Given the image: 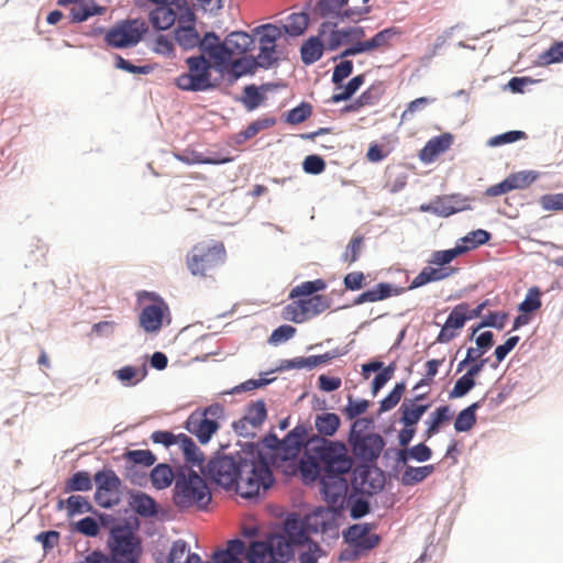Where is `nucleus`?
<instances>
[{"label": "nucleus", "mask_w": 563, "mask_h": 563, "mask_svg": "<svg viewBox=\"0 0 563 563\" xmlns=\"http://www.w3.org/2000/svg\"><path fill=\"white\" fill-rule=\"evenodd\" d=\"M365 36V30L362 26H351L340 30H333L327 42V49L330 52L339 48L347 38H362Z\"/></svg>", "instance_id": "c85d7f7f"}, {"label": "nucleus", "mask_w": 563, "mask_h": 563, "mask_svg": "<svg viewBox=\"0 0 563 563\" xmlns=\"http://www.w3.org/2000/svg\"><path fill=\"white\" fill-rule=\"evenodd\" d=\"M350 0H319L317 3V10L322 18L330 15L336 16L341 12L342 8L349 3Z\"/></svg>", "instance_id": "680f3d73"}, {"label": "nucleus", "mask_w": 563, "mask_h": 563, "mask_svg": "<svg viewBox=\"0 0 563 563\" xmlns=\"http://www.w3.org/2000/svg\"><path fill=\"white\" fill-rule=\"evenodd\" d=\"M92 488V481L88 472L78 471L66 482L65 493L89 492Z\"/></svg>", "instance_id": "a18cd8bd"}, {"label": "nucleus", "mask_w": 563, "mask_h": 563, "mask_svg": "<svg viewBox=\"0 0 563 563\" xmlns=\"http://www.w3.org/2000/svg\"><path fill=\"white\" fill-rule=\"evenodd\" d=\"M341 426L340 417L334 412H323L314 418V428L319 438L332 437Z\"/></svg>", "instance_id": "c756f323"}, {"label": "nucleus", "mask_w": 563, "mask_h": 563, "mask_svg": "<svg viewBox=\"0 0 563 563\" xmlns=\"http://www.w3.org/2000/svg\"><path fill=\"white\" fill-rule=\"evenodd\" d=\"M476 386V380L467 374H463L454 383L453 388L449 393V398L456 399L466 396Z\"/></svg>", "instance_id": "052dcab7"}, {"label": "nucleus", "mask_w": 563, "mask_h": 563, "mask_svg": "<svg viewBox=\"0 0 563 563\" xmlns=\"http://www.w3.org/2000/svg\"><path fill=\"white\" fill-rule=\"evenodd\" d=\"M309 540L305 520L298 514L287 516L284 533L268 532L264 540L251 541L247 545V563H288L295 558V547Z\"/></svg>", "instance_id": "f03ea898"}, {"label": "nucleus", "mask_w": 563, "mask_h": 563, "mask_svg": "<svg viewBox=\"0 0 563 563\" xmlns=\"http://www.w3.org/2000/svg\"><path fill=\"white\" fill-rule=\"evenodd\" d=\"M369 530V523H354L343 530L342 537L345 543L352 544L355 548L357 542H360V540L365 537Z\"/></svg>", "instance_id": "13d9d810"}, {"label": "nucleus", "mask_w": 563, "mask_h": 563, "mask_svg": "<svg viewBox=\"0 0 563 563\" xmlns=\"http://www.w3.org/2000/svg\"><path fill=\"white\" fill-rule=\"evenodd\" d=\"M93 481L97 486L96 489L110 493L119 490L122 485L120 477L112 468H102L98 471L93 476Z\"/></svg>", "instance_id": "473e14b6"}, {"label": "nucleus", "mask_w": 563, "mask_h": 563, "mask_svg": "<svg viewBox=\"0 0 563 563\" xmlns=\"http://www.w3.org/2000/svg\"><path fill=\"white\" fill-rule=\"evenodd\" d=\"M202 54H207L214 62V69L218 73L227 70L231 62L232 53L223 42H220L219 35L214 31L206 32L202 38L199 37L197 46Z\"/></svg>", "instance_id": "f8f14e48"}, {"label": "nucleus", "mask_w": 563, "mask_h": 563, "mask_svg": "<svg viewBox=\"0 0 563 563\" xmlns=\"http://www.w3.org/2000/svg\"><path fill=\"white\" fill-rule=\"evenodd\" d=\"M526 136V133L520 130H510L507 132H504L501 134L495 135L490 137L486 145L489 147H497L505 144H511L515 143Z\"/></svg>", "instance_id": "0e129e2a"}, {"label": "nucleus", "mask_w": 563, "mask_h": 563, "mask_svg": "<svg viewBox=\"0 0 563 563\" xmlns=\"http://www.w3.org/2000/svg\"><path fill=\"white\" fill-rule=\"evenodd\" d=\"M429 407V404L413 405V400L405 399L399 408L401 413L399 422L404 427H416Z\"/></svg>", "instance_id": "b1692460"}, {"label": "nucleus", "mask_w": 563, "mask_h": 563, "mask_svg": "<svg viewBox=\"0 0 563 563\" xmlns=\"http://www.w3.org/2000/svg\"><path fill=\"white\" fill-rule=\"evenodd\" d=\"M541 290L539 287H531L525 299L518 305V310L522 313H530L538 310L541 307Z\"/></svg>", "instance_id": "bf43d9fd"}, {"label": "nucleus", "mask_w": 563, "mask_h": 563, "mask_svg": "<svg viewBox=\"0 0 563 563\" xmlns=\"http://www.w3.org/2000/svg\"><path fill=\"white\" fill-rule=\"evenodd\" d=\"M114 376L118 380H120L125 387H132L137 385L142 379H144L147 375L146 366L143 365V374L142 377L139 379H135V376L137 374V369L132 365H125L121 368L117 369L114 373Z\"/></svg>", "instance_id": "5fc2aeb1"}, {"label": "nucleus", "mask_w": 563, "mask_h": 563, "mask_svg": "<svg viewBox=\"0 0 563 563\" xmlns=\"http://www.w3.org/2000/svg\"><path fill=\"white\" fill-rule=\"evenodd\" d=\"M305 457L300 460L299 471L305 482H314L319 479L321 481V476H323V471L320 466V463L317 459L312 457V452L306 451Z\"/></svg>", "instance_id": "72a5a7b5"}, {"label": "nucleus", "mask_w": 563, "mask_h": 563, "mask_svg": "<svg viewBox=\"0 0 563 563\" xmlns=\"http://www.w3.org/2000/svg\"><path fill=\"white\" fill-rule=\"evenodd\" d=\"M466 308H468L466 302H461L453 307L444 322L446 328L453 330L462 329L468 321L466 317Z\"/></svg>", "instance_id": "864d4df0"}, {"label": "nucleus", "mask_w": 563, "mask_h": 563, "mask_svg": "<svg viewBox=\"0 0 563 563\" xmlns=\"http://www.w3.org/2000/svg\"><path fill=\"white\" fill-rule=\"evenodd\" d=\"M207 481L195 470L177 472L172 498L175 507L180 511L194 507L206 510L212 500Z\"/></svg>", "instance_id": "7ed1b4c3"}, {"label": "nucleus", "mask_w": 563, "mask_h": 563, "mask_svg": "<svg viewBox=\"0 0 563 563\" xmlns=\"http://www.w3.org/2000/svg\"><path fill=\"white\" fill-rule=\"evenodd\" d=\"M277 46H260V53L255 57V62L260 68L271 69L274 64L277 63L278 57L276 55Z\"/></svg>", "instance_id": "774afa93"}, {"label": "nucleus", "mask_w": 563, "mask_h": 563, "mask_svg": "<svg viewBox=\"0 0 563 563\" xmlns=\"http://www.w3.org/2000/svg\"><path fill=\"white\" fill-rule=\"evenodd\" d=\"M266 99V96L257 88L255 84L246 85L243 88V96L238 99L247 111H254Z\"/></svg>", "instance_id": "4c0bfd02"}, {"label": "nucleus", "mask_w": 563, "mask_h": 563, "mask_svg": "<svg viewBox=\"0 0 563 563\" xmlns=\"http://www.w3.org/2000/svg\"><path fill=\"white\" fill-rule=\"evenodd\" d=\"M275 123L276 120L274 118L254 120L243 131L236 134V143H243L244 141L256 135L260 131L273 126Z\"/></svg>", "instance_id": "de8ad7c7"}, {"label": "nucleus", "mask_w": 563, "mask_h": 563, "mask_svg": "<svg viewBox=\"0 0 563 563\" xmlns=\"http://www.w3.org/2000/svg\"><path fill=\"white\" fill-rule=\"evenodd\" d=\"M188 552V543L183 539H178L172 543L168 551L167 559L164 561L162 558H157L155 563H176L179 562L183 556Z\"/></svg>", "instance_id": "338daca9"}, {"label": "nucleus", "mask_w": 563, "mask_h": 563, "mask_svg": "<svg viewBox=\"0 0 563 563\" xmlns=\"http://www.w3.org/2000/svg\"><path fill=\"white\" fill-rule=\"evenodd\" d=\"M374 301L385 300L393 296H399L406 291V288L387 283L380 282L371 288Z\"/></svg>", "instance_id": "3c124183"}, {"label": "nucleus", "mask_w": 563, "mask_h": 563, "mask_svg": "<svg viewBox=\"0 0 563 563\" xmlns=\"http://www.w3.org/2000/svg\"><path fill=\"white\" fill-rule=\"evenodd\" d=\"M365 76L364 75H356L352 77L344 86L343 90L339 93H334L331 97L332 103H340L342 101L350 100L361 88V86L364 84Z\"/></svg>", "instance_id": "09e8293b"}, {"label": "nucleus", "mask_w": 563, "mask_h": 563, "mask_svg": "<svg viewBox=\"0 0 563 563\" xmlns=\"http://www.w3.org/2000/svg\"><path fill=\"white\" fill-rule=\"evenodd\" d=\"M66 509L68 518H73L85 512L97 514L93 506L81 495H70L66 499Z\"/></svg>", "instance_id": "79ce46f5"}, {"label": "nucleus", "mask_w": 563, "mask_h": 563, "mask_svg": "<svg viewBox=\"0 0 563 563\" xmlns=\"http://www.w3.org/2000/svg\"><path fill=\"white\" fill-rule=\"evenodd\" d=\"M222 416L223 407L220 404H212L202 411H192L185 422V429L194 434L201 444H207L219 430L218 419Z\"/></svg>", "instance_id": "6e6552de"}, {"label": "nucleus", "mask_w": 563, "mask_h": 563, "mask_svg": "<svg viewBox=\"0 0 563 563\" xmlns=\"http://www.w3.org/2000/svg\"><path fill=\"white\" fill-rule=\"evenodd\" d=\"M227 253L223 243L202 242L196 244L187 255V266L195 276L206 273L225 262Z\"/></svg>", "instance_id": "0eeeda50"}, {"label": "nucleus", "mask_w": 563, "mask_h": 563, "mask_svg": "<svg viewBox=\"0 0 563 563\" xmlns=\"http://www.w3.org/2000/svg\"><path fill=\"white\" fill-rule=\"evenodd\" d=\"M307 451L312 452L324 474H349L352 459L347 455L346 446L341 441H330L327 438L312 437L307 443Z\"/></svg>", "instance_id": "20e7f679"}, {"label": "nucleus", "mask_w": 563, "mask_h": 563, "mask_svg": "<svg viewBox=\"0 0 563 563\" xmlns=\"http://www.w3.org/2000/svg\"><path fill=\"white\" fill-rule=\"evenodd\" d=\"M311 114L312 106L309 102L301 101L285 113V121L289 124H299L310 118Z\"/></svg>", "instance_id": "6e6d98bb"}, {"label": "nucleus", "mask_w": 563, "mask_h": 563, "mask_svg": "<svg viewBox=\"0 0 563 563\" xmlns=\"http://www.w3.org/2000/svg\"><path fill=\"white\" fill-rule=\"evenodd\" d=\"M223 45H227L232 56L235 53L244 55L254 48L255 38L245 31H233L225 36Z\"/></svg>", "instance_id": "4be33fe9"}, {"label": "nucleus", "mask_w": 563, "mask_h": 563, "mask_svg": "<svg viewBox=\"0 0 563 563\" xmlns=\"http://www.w3.org/2000/svg\"><path fill=\"white\" fill-rule=\"evenodd\" d=\"M241 446V451L236 452L234 456L238 460H245L247 463H257L260 460L267 462V456L263 452V450L260 448V443L254 442H244V443H238Z\"/></svg>", "instance_id": "ea45409f"}, {"label": "nucleus", "mask_w": 563, "mask_h": 563, "mask_svg": "<svg viewBox=\"0 0 563 563\" xmlns=\"http://www.w3.org/2000/svg\"><path fill=\"white\" fill-rule=\"evenodd\" d=\"M253 34L258 35L260 46H277L276 42L282 37V29L273 23H266L253 29Z\"/></svg>", "instance_id": "c9c22d12"}, {"label": "nucleus", "mask_w": 563, "mask_h": 563, "mask_svg": "<svg viewBox=\"0 0 563 563\" xmlns=\"http://www.w3.org/2000/svg\"><path fill=\"white\" fill-rule=\"evenodd\" d=\"M268 374H272L271 371L269 372H265V373H261L260 374V378L257 379H247L234 387H232L231 389L227 390V391H223L222 394L224 395H235V394H240V393H243V391H250V390H253V389H256V388H261V387H264V386H267L272 383H274L276 380V377H272V378H267L265 377L266 375Z\"/></svg>", "instance_id": "c03bdc74"}, {"label": "nucleus", "mask_w": 563, "mask_h": 563, "mask_svg": "<svg viewBox=\"0 0 563 563\" xmlns=\"http://www.w3.org/2000/svg\"><path fill=\"white\" fill-rule=\"evenodd\" d=\"M179 446L184 454L185 464L189 470H194V467L197 466L201 472V467H205L206 465L205 455L195 441L186 433H180Z\"/></svg>", "instance_id": "412c9836"}, {"label": "nucleus", "mask_w": 563, "mask_h": 563, "mask_svg": "<svg viewBox=\"0 0 563 563\" xmlns=\"http://www.w3.org/2000/svg\"><path fill=\"white\" fill-rule=\"evenodd\" d=\"M243 418L245 421L250 422L251 427H261L267 418V409L265 401L263 399H257L256 401L251 402L247 406L246 412L243 416Z\"/></svg>", "instance_id": "58836bf2"}, {"label": "nucleus", "mask_w": 563, "mask_h": 563, "mask_svg": "<svg viewBox=\"0 0 563 563\" xmlns=\"http://www.w3.org/2000/svg\"><path fill=\"white\" fill-rule=\"evenodd\" d=\"M539 62L542 65H551L563 62V41L554 42L539 56Z\"/></svg>", "instance_id": "69168bd1"}, {"label": "nucleus", "mask_w": 563, "mask_h": 563, "mask_svg": "<svg viewBox=\"0 0 563 563\" xmlns=\"http://www.w3.org/2000/svg\"><path fill=\"white\" fill-rule=\"evenodd\" d=\"M168 311L167 303L157 298L156 303L145 306L140 313V327L147 333L159 331L163 324L165 312Z\"/></svg>", "instance_id": "dca6fc26"}, {"label": "nucleus", "mask_w": 563, "mask_h": 563, "mask_svg": "<svg viewBox=\"0 0 563 563\" xmlns=\"http://www.w3.org/2000/svg\"><path fill=\"white\" fill-rule=\"evenodd\" d=\"M399 33L396 27H387L376 33L372 38L364 42H356L355 44L343 49L338 56L332 59L335 62L338 58H346L349 56H355L365 53L371 49L385 46L389 41Z\"/></svg>", "instance_id": "4468645a"}, {"label": "nucleus", "mask_w": 563, "mask_h": 563, "mask_svg": "<svg viewBox=\"0 0 563 563\" xmlns=\"http://www.w3.org/2000/svg\"><path fill=\"white\" fill-rule=\"evenodd\" d=\"M324 44L320 36L308 37L300 47V57L305 65H312L323 55Z\"/></svg>", "instance_id": "cd10ccee"}, {"label": "nucleus", "mask_w": 563, "mask_h": 563, "mask_svg": "<svg viewBox=\"0 0 563 563\" xmlns=\"http://www.w3.org/2000/svg\"><path fill=\"white\" fill-rule=\"evenodd\" d=\"M353 475L352 487L360 490L361 495L371 497L380 493L385 487V473L379 467H373L368 464L358 465Z\"/></svg>", "instance_id": "9b49d317"}, {"label": "nucleus", "mask_w": 563, "mask_h": 563, "mask_svg": "<svg viewBox=\"0 0 563 563\" xmlns=\"http://www.w3.org/2000/svg\"><path fill=\"white\" fill-rule=\"evenodd\" d=\"M309 23V16L305 12L300 13H291L288 16V23L284 24L282 32L288 34L289 36L296 37L302 35Z\"/></svg>", "instance_id": "e433bc0d"}, {"label": "nucleus", "mask_w": 563, "mask_h": 563, "mask_svg": "<svg viewBox=\"0 0 563 563\" xmlns=\"http://www.w3.org/2000/svg\"><path fill=\"white\" fill-rule=\"evenodd\" d=\"M441 199V217L446 218L454 213L465 211V210H472V207L470 205L471 198L456 194L451 196H445Z\"/></svg>", "instance_id": "7c9ffc66"}, {"label": "nucleus", "mask_w": 563, "mask_h": 563, "mask_svg": "<svg viewBox=\"0 0 563 563\" xmlns=\"http://www.w3.org/2000/svg\"><path fill=\"white\" fill-rule=\"evenodd\" d=\"M128 463L136 466L151 467L157 457L151 450H129L124 453Z\"/></svg>", "instance_id": "8fccbe9b"}, {"label": "nucleus", "mask_w": 563, "mask_h": 563, "mask_svg": "<svg viewBox=\"0 0 563 563\" xmlns=\"http://www.w3.org/2000/svg\"><path fill=\"white\" fill-rule=\"evenodd\" d=\"M199 33L195 24H179L174 30L176 43L185 51H191L199 45Z\"/></svg>", "instance_id": "bb28decb"}, {"label": "nucleus", "mask_w": 563, "mask_h": 563, "mask_svg": "<svg viewBox=\"0 0 563 563\" xmlns=\"http://www.w3.org/2000/svg\"><path fill=\"white\" fill-rule=\"evenodd\" d=\"M325 288L327 283L321 278L303 282L291 289L289 298L312 297L316 292L324 290Z\"/></svg>", "instance_id": "37998d69"}, {"label": "nucleus", "mask_w": 563, "mask_h": 563, "mask_svg": "<svg viewBox=\"0 0 563 563\" xmlns=\"http://www.w3.org/2000/svg\"><path fill=\"white\" fill-rule=\"evenodd\" d=\"M299 303L307 318L316 317L328 308H330L331 300L322 295H314L309 298L298 299Z\"/></svg>", "instance_id": "f704fd0d"}, {"label": "nucleus", "mask_w": 563, "mask_h": 563, "mask_svg": "<svg viewBox=\"0 0 563 563\" xmlns=\"http://www.w3.org/2000/svg\"><path fill=\"white\" fill-rule=\"evenodd\" d=\"M485 397L462 409L454 420V430L459 433L468 432L476 423V411L481 408Z\"/></svg>", "instance_id": "393cba45"}, {"label": "nucleus", "mask_w": 563, "mask_h": 563, "mask_svg": "<svg viewBox=\"0 0 563 563\" xmlns=\"http://www.w3.org/2000/svg\"><path fill=\"white\" fill-rule=\"evenodd\" d=\"M188 73L179 75L175 79V85L185 91L198 92L208 91L217 87L211 80L210 70L214 69V64L206 58L203 54L189 56L186 58Z\"/></svg>", "instance_id": "423d86ee"}, {"label": "nucleus", "mask_w": 563, "mask_h": 563, "mask_svg": "<svg viewBox=\"0 0 563 563\" xmlns=\"http://www.w3.org/2000/svg\"><path fill=\"white\" fill-rule=\"evenodd\" d=\"M464 253H466V247H461V244L457 242L452 249L434 251L428 260V263L443 267Z\"/></svg>", "instance_id": "a19ab883"}, {"label": "nucleus", "mask_w": 563, "mask_h": 563, "mask_svg": "<svg viewBox=\"0 0 563 563\" xmlns=\"http://www.w3.org/2000/svg\"><path fill=\"white\" fill-rule=\"evenodd\" d=\"M405 390H406L405 382L396 383L394 388L387 394V396L384 397L379 401L378 413L379 415L384 413L386 411L391 410L394 407H396L398 405V402L400 401L401 396Z\"/></svg>", "instance_id": "603ef678"}, {"label": "nucleus", "mask_w": 563, "mask_h": 563, "mask_svg": "<svg viewBox=\"0 0 563 563\" xmlns=\"http://www.w3.org/2000/svg\"><path fill=\"white\" fill-rule=\"evenodd\" d=\"M308 431L303 424H297L282 439V460L289 461L295 459L302 446L307 449Z\"/></svg>", "instance_id": "f3484780"}, {"label": "nucleus", "mask_w": 563, "mask_h": 563, "mask_svg": "<svg viewBox=\"0 0 563 563\" xmlns=\"http://www.w3.org/2000/svg\"><path fill=\"white\" fill-rule=\"evenodd\" d=\"M346 509L353 520H360L366 517L371 510V503L366 495H361L360 490L352 488V493L346 498Z\"/></svg>", "instance_id": "5701e85b"}, {"label": "nucleus", "mask_w": 563, "mask_h": 563, "mask_svg": "<svg viewBox=\"0 0 563 563\" xmlns=\"http://www.w3.org/2000/svg\"><path fill=\"white\" fill-rule=\"evenodd\" d=\"M450 406L443 405L438 407L426 420V424L433 429L437 433L440 431L441 426L451 419Z\"/></svg>", "instance_id": "e2e57ef3"}, {"label": "nucleus", "mask_w": 563, "mask_h": 563, "mask_svg": "<svg viewBox=\"0 0 563 563\" xmlns=\"http://www.w3.org/2000/svg\"><path fill=\"white\" fill-rule=\"evenodd\" d=\"M538 177L539 173L534 170H522L507 176L512 190L528 187L534 183Z\"/></svg>", "instance_id": "4d7b16f0"}, {"label": "nucleus", "mask_w": 563, "mask_h": 563, "mask_svg": "<svg viewBox=\"0 0 563 563\" xmlns=\"http://www.w3.org/2000/svg\"><path fill=\"white\" fill-rule=\"evenodd\" d=\"M148 478L154 488L162 490L169 487L173 482H176V473L167 463L156 464L150 472Z\"/></svg>", "instance_id": "a878e982"}, {"label": "nucleus", "mask_w": 563, "mask_h": 563, "mask_svg": "<svg viewBox=\"0 0 563 563\" xmlns=\"http://www.w3.org/2000/svg\"><path fill=\"white\" fill-rule=\"evenodd\" d=\"M129 506L142 518H153L158 515L156 500L145 492H129Z\"/></svg>", "instance_id": "a211bd4d"}, {"label": "nucleus", "mask_w": 563, "mask_h": 563, "mask_svg": "<svg viewBox=\"0 0 563 563\" xmlns=\"http://www.w3.org/2000/svg\"><path fill=\"white\" fill-rule=\"evenodd\" d=\"M201 475L225 490L234 489L244 499L258 497L261 489H269L275 482L268 463H247L220 451L201 467Z\"/></svg>", "instance_id": "f257e3e1"}, {"label": "nucleus", "mask_w": 563, "mask_h": 563, "mask_svg": "<svg viewBox=\"0 0 563 563\" xmlns=\"http://www.w3.org/2000/svg\"><path fill=\"white\" fill-rule=\"evenodd\" d=\"M247 547L240 538L231 539L225 548L217 549L212 553L211 563H243L241 555H246Z\"/></svg>", "instance_id": "6ab92c4d"}, {"label": "nucleus", "mask_w": 563, "mask_h": 563, "mask_svg": "<svg viewBox=\"0 0 563 563\" xmlns=\"http://www.w3.org/2000/svg\"><path fill=\"white\" fill-rule=\"evenodd\" d=\"M347 441L354 455L367 463L377 461L386 445L384 438L378 433H369L362 438L347 439Z\"/></svg>", "instance_id": "ddd939ff"}, {"label": "nucleus", "mask_w": 563, "mask_h": 563, "mask_svg": "<svg viewBox=\"0 0 563 563\" xmlns=\"http://www.w3.org/2000/svg\"><path fill=\"white\" fill-rule=\"evenodd\" d=\"M153 3L156 7L148 13L150 23L156 31L169 30L177 20L174 2H168V0H153Z\"/></svg>", "instance_id": "2eb2a0df"}, {"label": "nucleus", "mask_w": 563, "mask_h": 563, "mask_svg": "<svg viewBox=\"0 0 563 563\" xmlns=\"http://www.w3.org/2000/svg\"><path fill=\"white\" fill-rule=\"evenodd\" d=\"M434 472V465L428 464L423 466L407 465L401 474L400 482L404 486H412L424 481Z\"/></svg>", "instance_id": "2f4dec72"}, {"label": "nucleus", "mask_w": 563, "mask_h": 563, "mask_svg": "<svg viewBox=\"0 0 563 563\" xmlns=\"http://www.w3.org/2000/svg\"><path fill=\"white\" fill-rule=\"evenodd\" d=\"M140 528V521L136 517L133 521H126L123 525H114L110 529L107 547L109 552L118 562H128L140 560L142 555V542L135 534Z\"/></svg>", "instance_id": "39448f33"}, {"label": "nucleus", "mask_w": 563, "mask_h": 563, "mask_svg": "<svg viewBox=\"0 0 563 563\" xmlns=\"http://www.w3.org/2000/svg\"><path fill=\"white\" fill-rule=\"evenodd\" d=\"M490 239V232L484 229H477L468 232L466 235L461 238L459 243L461 244V247H466V252H468L481 245L488 243Z\"/></svg>", "instance_id": "49530a36"}, {"label": "nucleus", "mask_w": 563, "mask_h": 563, "mask_svg": "<svg viewBox=\"0 0 563 563\" xmlns=\"http://www.w3.org/2000/svg\"><path fill=\"white\" fill-rule=\"evenodd\" d=\"M346 474H324L320 481V493L334 515H343L346 509L349 483Z\"/></svg>", "instance_id": "9d476101"}, {"label": "nucleus", "mask_w": 563, "mask_h": 563, "mask_svg": "<svg viewBox=\"0 0 563 563\" xmlns=\"http://www.w3.org/2000/svg\"><path fill=\"white\" fill-rule=\"evenodd\" d=\"M148 32V25L141 19L118 21L104 34V42L114 48H128L137 45Z\"/></svg>", "instance_id": "1a4fd4ad"}, {"label": "nucleus", "mask_w": 563, "mask_h": 563, "mask_svg": "<svg viewBox=\"0 0 563 563\" xmlns=\"http://www.w3.org/2000/svg\"><path fill=\"white\" fill-rule=\"evenodd\" d=\"M453 143V135L451 133H442L430 139L419 153V158L423 163H431L440 154L450 148Z\"/></svg>", "instance_id": "aec40b11"}]
</instances>
